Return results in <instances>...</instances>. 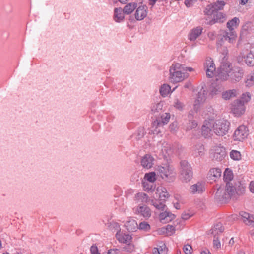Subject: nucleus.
I'll use <instances>...</instances> for the list:
<instances>
[{"mask_svg":"<svg viewBox=\"0 0 254 254\" xmlns=\"http://www.w3.org/2000/svg\"><path fill=\"white\" fill-rule=\"evenodd\" d=\"M184 70L182 65L179 63H176L170 67V76L169 80L170 82L176 83L181 82L186 78V75L183 72Z\"/></svg>","mask_w":254,"mask_h":254,"instance_id":"nucleus-1","label":"nucleus"},{"mask_svg":"<svg viewBox=\"0 0 254 254\" xmlns=\"http://www.w3.org/2000/svg\"><path fill=\"white\" fill-rule=\"evenodd\" d=\"M125 226L127 230L129 232H135L138 229L136 221L132 218H129L128 220L127 221Z\"/></svg>","mask_w":254,"mask_h":254,"instance_id":"nucleus-24","label":"nucleus"},{"mask_svg":"<svg viewBox=\"0 0 254 254\" xmlns=\"http://www.w3.org/2000/svg\"><path fill=\"white\" fill-rule=\"evenodd\" d=\"M153 254H160L159 252V249L158 248H154L153 250Z\"/></svg>","mask_w":254,"mask_h":254,"instance_id":"nucleus-64","label":"nucleus"},{"mask_svg":"<svg viewBox=\"0 0 254 254\" xmlns=\"http://www.w3.org/2000/svg\"><path fill=\"white\" fill-rule=\"evenodd\" d=\"M203 12L205 15L212 16L214 13V12H216V11L214 9V7H213V6L211 3L206 6L203 11Z\"/></svg>","mask_w":254,"mask_h":254,"instance_id":"nucleus-36","label":"nucleus"},{"mask_svg":"<svg viewBox=\"0 0 254 254\" xmlns=\"http://www.w3.org/2000/svg\"><path fill=\"white\" fill-rule=\"evenodd\" d=\"M176 229L175 226L171 225H167L165 227H162L161 231L162 233H166L167 235L171 236L175 232Z\"/></svg>","mask_w":254,"mask_h":254,"instance_id":"nucleus-28","label":"nucleus"},{"mask_svg":"<svg viewBox=\"0 0 254 254\" xmlns=\"http://www.w3.org/2000/svg\"><path fill=\"white\" fill-rule=\"evenodd\" d=\"M249 135V130L247 127L242 125L239 126L234 131L233 138L234 141H243L246 139Z\"/></svg>","mask_w":254,"mask_h":254,"instance_id":"nucleus-5","label":"nucleus"},{"mask_svg":"<svg viewBox=\"0 0 254 254\" xmlns=\"http://www.w3.org/2000/svg\"><path fill=\"white\" fill-rule=\"evenodd\" d=\"M237 37V34L233 30H229V32H224L223 34L222 40L228 41L229 43H233Z\"/></svg>","mask_w":254,"mask_h":254,"instance_id":"nucleus-23","label":"nucleus"},{"mask_svg":"<svg viewBox=\"0 0 254 254\" xmlns=\"http://www.w3.org/2000/svg\"><path fill=\"white\" fill-rule=\"evenodd\" d=\"M223 177V179L226 183L227 182H230V181L233 178V174L232 171L229 168H226L224 171Z\"/></svg>","mask_w":254,"mask_h":254,"instance_id":"nucleus-32","label":"nucleus"},{"mask_svg":"<svg viewBox=\"0 0 254 254\" xmlns=\"http://www.w3.org/2000/svg\"><path fill=\"white\" fill-rule=\"evenodd\" d=\"M230 156L231 158L235 161H239L241 159V153L237 150H232L230 152Z\"/></svg>","mask_w":254,"mask_h":254,"instance_id":"nucleus-38","label":"nucleus"},{"mask_svg":"<svg viewBox=\"0 0 254 254\" xmlns=\"http://www.w3.org/2000/svg\"><path fill=\"white\" fill-rule=\"evenodd\" d=\"M250 190L252 192H254V181H251L250 184Z\"/></svg>","mask_w":254,"mask_h":254,"instance_id":"nucleus-61","label":"nucleus"},{"mask_svg":"<svg viewBox=\"0 0 254 254\" xmlns=\"http://www.w3.org/2000/svg\"><path fill=\"white\" fill-rule=\"evenodd\" d=\"M152 204L158 210L164 211L166 207V205L164 204V202L160 200H155V201H151Z\"/></svg>","mask_w":254,"mask_h":254,"instance_id":"nucleus-29","label":"nucleus"},{"mask_svg":"<svg viewBox=\"0 0 254 254\" xmlns=\"http://www.w3.org/2000/svg\"><path fill=\"white\" fill-rule=\"evenodd\" d=\"M149 0V4L150 5H151L152 6H153L158 0Z\"/></svg>","mask_w":254,"mask_h":254,"instance_id":"nucleus-62","label":"nucleus"},{"mask_svg":"<svg viewBox=\"0 0 254 254\" xmlns=\"http://www.w3.org/2000/svg\"><path fill=\"white\" fill-rule=\"evenodd\" d=\"M124 13L121 7H116L114 9L113 19L117 23H121L125 19Z\"/></svg>","mask_w":254,"mask_h":254,"instance_id":"nucleus-20","label":"nucleus"},{"mask_svg":"<svg viewBox=\"0 0 254 254\" xmlns=\"http://www.w3.org/2000/svg\"><path fill=\"white\" fill-rule=\"evenodd\" d=\"M191 217V215L188 213H183L181 215V218L184 220H188Z\"/></svg>","mask_w":254,"mask_h":254,"instance_id":"nucleus-60","label":"nucleus"},{"mask_svg":"<svg viewBox=\"0 0 254 254\" xmlns=\"http://www.w3.org/2000/svg\"><path fill=\"white\" fill-rule=\"evenodd\" d=\"M163 107V103L161 102L155 104L151 107V112L152 114H155L161 111Z\"/></svg>","mask_w":254,"mask_h":254,"instance_id":"nucleus-41","label":"nucleus"},{"mask_svg":"<svg viewBox=\"0 0 254 254\" xmlns=\"http://www.w3.org/2000/svg\"><path fill=\"white\" fill-rule=\"evenodd\" d=\"M157 171L158 175L167 182H172L175 179L176 173L174 169L169 165L165 164L163 166H158Z\"/></svg>","mask_w":254,"mask_h":254,"instance_id":"nucleus-2","label":"nucleus"},{"mask_svg":"<svg viewBox=\"0 0 254 254\" xmlns=\"http://www.w3.org/2000/svg\"><path fill=\"white\" fill-rule=\"evenodd\" d=\"M207 93V91L202 87L197 94L196 99L193 104V109L196 112H198L200 105L206 100Z\"/></svg>","mask_w":254,"mask_h":254,"instance_id":"nucleus-7","label":"nucleus"},{"mask_svg":"<svg viewBox=\"0 0 254 254\" xmlns=\"http://www.w3.org/2000/svg\"><path fill=\"white\" fill-rule=\"evenodd\" d=\"M196 1L197 0H185L184 3L187 7H190L192 6Z\"/></svg>","mask_w":254,"mask_h":254,"instance_id":"nucleus-57","label":"nucleus"},{"mask_svg":"<svg viewBox=\"0 0 254 254\" xmlns=\"http://www.w3.org/2000/svg\"><path fill=\"white\" fill-rule=\"evenodd\" d=\"M192 113H193V111H190L188 115V118L190 119V123L189 124H191V125L189 126V127L191 129L195 128L197 126V123L196 121H195V120L190 121V119H191L192 118V116H193Z\"/></svg>","mask_w":254,"mask_h":254,"instance_id":"nucleus-43","label":"nucleus"},{"mask_svg":"<svg viewBox=\"0 0 254 254\" xmlns=\"http://www.w3.org/2000/svg\"><path fill=\"white\" fill-rule=\"evenodd\" d=\"M144 179L150 183L154 182L156 180V173L155 172H151L146 173L144 175Z\"/></svg>","mask_w":254,"mask_h":254,"instance_id":"nucleus-33","label":"nucleus"},{"mask_svg":"<svg viewBox=\"0 0 254 254\" xmlns=\"http://www.w3.org/2000/svg\"><path fill=\"white\" fill-rule=\"evenodd\" d=\"M214 239H213V246L214 247H216V248H220L221 244L219 240L218 236L216 234H214Z\"/></svg>","mask_w":254,"mask_h":254,"instance_id":"nucleus-52","label":"nucleus"},{"mask_svg":"<svg viewBox=\"0 0 254 254\" xmlns=\"http://www.w3.org/2000/svg\"><path fill=\"white\" fill-rule=\"evenodd\" d=\"M169 196V194L167 191H162V192L160 194L159 200H161L162 201L165 202L166 201V198H168Z\"/></svg>","mask_w":254,"mask_h":254,"instance_id":"nucleus-56","label":"nucleus"},{"mask_svg":"<svg viewBox=\"0 0 254 254\" xmlns=\"http://www.w3.org/2000/svg\"><path fill=\"white\" fill-rule=\"evenodd\" d=\"M224 230V227L222 225V223H218L215 225L214 227L212 228L211 233L213 235L216 234L217 235H218L219 233H222Z\"/></svg>","mask_w":254,"mask_h":254,"instance_id":"nucleus-31","label":"nucleus"},{"mask_svg":"<svg viewBox=\"0 0 254 254\" xmlns=\"http://www.w3.org/2000/svg\"><path fill=\"white\" fill-rule=\"evenodd\" d=\"M146 180H142V185L143 187V189L147 192H153L154 191L155 186L151 184Z\"/></svg>","mask_w":254,"mask_h":254,"instance_id":"nucleus-30","label":"nucleus"},{"mask_svg":"<svg viewBox=\"0 0 254 254\" xmlns=\"http://www.w3.org/2000/svg\"><path fill=\"white\" fill-rule=\"evenodd\" d=\"M230 122L223 119L217 120L213 125L214 133L219 136L226 135L230 128Z\"/></svg>","mask_w":254,"mask_h":254,"instance_id":"nucleus-4","label":"nucleus"},{"mask_svg":"<svg viewBox=\"0 0 254 254\" xmlns=\"http://www.w3.org/2000/svg\"><path fill=\"white\" fill-rule=\"evenodd\" d=\"M231 110L235 116H241L245 111V105L242 101L236 100L232 104Z\"/></svg>","mask_w":254,"mask_h":254,"instance_id":"nucleus-8","label":"nucleus"},{"mask_svg":"<svg viewBox=\"0 0 254 254\" xmlns=\"http://www.w3.org/2000/svg\"><path fill=\"white\" fill-rule=\"evenodd\" d=\"M237 95V90L233 89L228 90L224 92L222 94V97L225 100H229L231 98L236 97Z\"/></svg>","mask_w":254,"mask_h":254,"instance_id":"nucleus-26","label":"nucleus"},{"mask_svg":"<svg viewBox=\"0 0 254 254\" xmlns=\"http://www.w3.org/2000/svg\"><path fill=\"white\" fill-rule=\"evenodd\" d=\"M202 134L205 138H209L211 135V129L206 127L205 125H203L201 128Z\"/></svg>","mask_w":254,"mask_h":254,"instance_id":"nucleus-37","label":"nucleus"},{"mask_svg":"<svg viewBox=\"0 0 254 254\" xmlns=\"http://www.w3.org/2000/svg\"><path fill=\"white\" fill-rule=\"evenodd\" d=\"M231 64L228 62H222L218 70H222L224 71H230L231 69L230 67Z\"/></svg>","mask_w":254,"mask_h":254,"instance_id":"nucleus-39","label":"nucleus"},{"mask_svg":"<svg viewBox=\"0 0 254 254\" xmlns=\"http://www.w3.org/2000/svg\"><path fill=\"white\" fill-rule=\"evenodd\" d=\"M136 197L138 198L139 199H141L142 202H147L148 200V196L144 193H137L136 194Z\"/></svg>","mask_w":254,"mask_h":254,"instance_id":"nucleus-47","label":"nucleus"},{"mask_svg":"<svg viewBox=\"0 0 254 254\" xmlns=\"http://www.w3.org/2000/svg\"><path fill=\"white\" fill-rule=\"evenodd\" d=\"M161 121H162V123H163V125L167 124L169 122L170 118V113H165L164 114H163L161 116Z\"/></svg>","mask_w":254,"mask_h":254,"instance_id":"nucleus-46","label":"nucleus"},{"mask_svg":"<svg viewBox=\"0 0 254 254\" xmlns=\"http://www.w3.org/2000/svg\"><path fill=\"white\" fill-rule=\"evenodd\" d=\"M239 22V19L235 17L227 23V26L229 30H234L233 27L238 25Z\"/></svg>","mask_w":254,"mask_h":254,"instance_id":"nucleus-35","label":"nucleus"},{"mask_svg":"<svg viewBox=\"0 0 254 254\" xmlns=\"http://www.w3.org/2000/svg\"><path fill=\"white\" fill-rule=\"evenodd\" d=\"M109 254H120V250L118 249H113L108 250Z\"/></svg>","mask_w":254,"mask_h":254,"instance_id":"nucleus-59","label":"nucleus"},{"mask_svg":"<svg viewBox=\"0 0 254 254\" xmlns=\"http://www.w3.org/2000/svg\"><path fill=\"white\" fill-rule=\"evenodd\" d=\"M138 229L145 231H148L150 229V225L146 222L143 221L138 225Z\"/></svg>","mask_w":254,"mask_h":254,"instance_id":"nucleus-42","label":"nucleus"},{"mask_svg":"<svg viewBox=\"0 0 254 254\" xmlns=\"http://www.w3.org/2000/svg\"><path fill=\"white\" fill-rule=\"evenodd\" d=\"M127 245L124 247V250L127 253H131L134 250V245L130 243L126 244Z\"/></svg>","mask_w":254,"mask_h":254,"instance_id":"nucleus-49","label":"nucleus"},{"mask_svg":"<svg viewBox=\"0 0 254 254\" xmlns=\"http://www.w3.org/2000/svg\"><path fill=\"white\" fill-rule=\"evenodd\" d=\"M167 213L168 216H166L165 223L171 221L172 220H174L176 217V216L170 211H168Z\"/></svg>","mask_w":254,"mask_h":254,"instance_id":"nucleus-53","label":"nucleus"},{"mask_svg":"<svg viewBox=\"0 0 254 254\" xmlns=\"http://www.w3.org/2000/svg\"><path fill=\"white\" fill-rule=\"evenodd\" d=\"M204 66L206 68V75L208 77H212L214 75V72L215 71V64L212 58H209L206 60L204 64Z\"/></svg>","mask_w":254,"mask_h":254,"instance_id":"nucleus-11","label":"nucleus"},{"mask_svg":"<svg viewBox=\"0 0 254 254\" xmlns=\"http://www.w3.org/2000/svg\"><path fill=\"white\" fill-rule=\"evenodd\" d=\"M174 107L177 110L182 111L184 110V104L180 102L178 99H176L174 102Z\"/></svg>","mask_w":254,"mask_h":254,"instance_id":"nucleus-44","label":"nucleus"},{"mask_svg":"<svg viewBox=\"0 0 254 254\" xmlns=\"http://www.w3.org/2000/svg\"><path fill=\"white\" fill-rule=\"evenodd\" d=\"M183 250L186 254H191L192 253V248L190 245L186 244L184 245Z\"/></svg>","mask_w":254,"mask_h":254,"instance_id":"nucleus-50","label":"nucleus"},{"mask_svg":"<svg viewBox=\"0 0 254 254\" xmlns=\"http://www.w3.org/2000/svg\"><path fill=\"white\" fill-rule=\"evenodd\" d=\"M221 176V170L218 168L211 169L208 173L207 179L209 181L215 182Z\"/></svg>","mask_w":254,"mask_h":254,"instance_id":"nucleus-15","label":"nucleus"},{"mask_svg":"<svg viewBox=\"0 0 254 254\" xmlns=\"http://www.w3.org/2000/svg\"><path fill=\"white\" fill-rule=\"evenodd\" d=\"M167 211L165 210L164 212L160 213L159 215V219L161 222L165 223L166 216H168Z\"/></svg>","mask_w":254,"mask_h":254,"instance_id":"nucleus-51","label":"nucleus"},{"mask_svg":"<svg viewBox=\"0 0 254 254\" xmlns=\"http://www.w3.org/2000/svg\"><path fill=\"white\" fill-rule=\"evenodd\" d=\"M243 60L244 59L245 64L248 66H254V52H252L250 51L249 53H248L246 56L241 58L239 57L238 58V61L239 63H240V60Z\"/></svg>","mask_w":254,"mask_h":254,"instance_id":"nucleus-17","label":"nucleus"},{"mask_svg":"<svg viewBox=\"0 0 254 254\" xmlns=\"http://www.w3.org/2000/svg\"><path fill=\"white\" fill-rule=\"evenodd\" d=\"M117 239L120 242L125 244L130 243L132 239L131 235L128 234L123 233L120 230L116 234Z\"/></svg>","mask_w":254,"mask_h":254,"instance_id":"nucleus-19","label":"nucleus"},{"mask_svg":"<svg viewBox=\"0 0 254 254\" xmlns=\"http://www.w3.org/2000/svg\"><path fill=\"white\" fill-rule=\"evenodd\" d=\"M211 4L214 7L215 11H219L223 9L224 6L226 4V2L224 0H217L216 2H213Z\"/></svg>","mask_w":254,"mask_h":254,"instance_id":"nucleus-34","label":"nucleus"},{"mask_svg":"<svg viewBox=\"0 0 254 254\" xmlns=\"http://www.w3.org/2000/svg\"><path fill=\"white\" fill-rule=\"evenodd\" d=\"M226 152L225 147L223 146H216L213 154V159L217 161H222L226 156Z\"/></svg>","mask_w":254,"mask_h":254,"instance_id":"nucleus-12","label":"nucleus"},{"mask_svg":"<svg viewBox=\"0 0 254 254\" xmlns=\"http://www.w3.org/2000/svg\"><path fill=\"white\" fill-rule=\"evenodd\" d=\"M245 83L247 86L251 87L254 84V77L253 75H248L246 77Z\"/></svg>","mask_w":254,"mask_h":254,"instance_id":"nucleus-45","label":"nucleus"},{"mask_svg":"<svg viewBox=\"0 0 254 254\" xmlns=\"http://www.w3.org/2000/svg\"><path fill=\"white\" fill-rule=\"evenodd\" d=\"M171 91V87L167 84H163L159 89L160 95L163 97H166Z\"/></svg>","mask_w":254,"mask_h":254,"instance_id":"nucleus-27","label":"nucleus"},{"mask_svg":"<svg viewBox=\"0 0 254 254\" xmlns=\"http://www.w3.org/2000/svg\"><path fill=\"white\" fill-rule=\"evenodd\" d=\"M213 18L209 20L208 24L212 25L216 23H223L225 20L226 15L220 11H216L213 14Z\"/></svg>","mask_w":254,"mask_h":254,"instance_id":"nucleus-14","label":"nucleus"},{"mask_svg":"<svg viewBox=\"0 0 254 254\" xmlns=\"http://www.w3.org/2000/svg\"><path fill=\"white\" fill-rule=\"evenodd\" d=\"M202 30L200 26L192 29L189 35V39L191 41L195 40L201 34Z\"/></svg>","mask_w":254,"mask_h":254,"instance_id":"nucleus-22","label":"nucleus"},{"mask_svg":"<svg viewBox=\"0 0 254 254\" xmlns=\"http://www.w3.org/2000/svg\"><path fill=\"white\" fill-rule=\"evenodd\" d=\"M137 4L136 2H130L127 4L122 10L125 14L128 15L131 14L137 7Z\"/></svg>","mask_w":254,"mask_h":254,"instance_id":"nucleus-25","label":"nucleus"},{"mask_svg":"<svg viewBox=\"0 0 254 254\" xmlns=\"http://www.w3.org/2000/svg\"><path fill=\"white\" fill-rule=\"evenodd\" d=\"M239 215L245 225L254 227V215L242 211L239 212Z\"/></svg>","mask_w":254,"mask_h":254,"instance_id":"nucleus-10","label":"nucleus"},{"mask_svg":"<svg viewBox=\"0 0 254 254\" xmlns=\"http://www.w3.org/2000/svg\"><path fill=\"white\" fill-rule=\"evenodd\" d=\"M152 127H155V129H157L158 127L163 125L161 121L157 119L152 122Z\"/></svg>","mask_w":254,"mask_h":254,"instance_id":"nucleus-55","label":"nucleus"},{"mask_svg":"<svg viewBox=\"0 0 254 254\" xmlns=\"http://www.w3.org/2000/svg\"><path fill=\"white\" fill-rule=\"evenodd\" d=\"M205 190L203 184L198 182L197 183L191 185L190 188V191L191 194L202 193Z\"/></svg>","mask_w":254,"mask_h":254,"instance_id":"nucleus-21","label":"nucleus"},{"mask_svg":"<svg viewBox=\"0 0 254 254\" xmlns=\"http://www.w3.org/2000/svg\"><path fill=\"white\" fill-rule=\"evenodd\" d=\"M148 8L145 5L138 6L134 14L135 18L136 20L140 21L143 20L147 14Z\"/></svg>","mask_w":254,"mask_h":254,"instance_id":"nucleus-13","label":"nucleus"},{"mask_svg":"<svg viewBox=\"0 0 254 254\" xmlns=\"http://www.w3.org/2000/svg\"><path fill=\"white\" fill-rule=\"evenodd\" d=\"M218 77L220 79L223 81H226L228 79L229 80V71H224L222 70H218Z\"/></svg>","mask_w":254,"mask_h":254,"instance_id":"nucleus-40","label":"nucleus"},{"mask_svg":"<svg viewBox=\"0 0 254 254\" xmlns=\"http://www.w3.org/2000/svg\"><path fill=\"white\" fill-rule=\"evenodd\" d=\"M90 252L91 254H100L98 248L95 245H92L90 248Z\"/></svg>","mask_w":254,"mask_h":254,"instance_id":"nucleus-58","label":"nucleus"},{"mask_svg":"<svg viewBox=\"0 0 254 254\" xmlns=\"http://www.w3.org/2000/svg\"><path fill=\"white\" fill-rule=\"evenodd\" d=\"M236 192V189L233 184L231 182H227L225 187V192L223 195L222 201H227L233 196Z\"/></svg>","mask_w":254,"mask_h":254,"instance_id":"nucleus-9","label":"nucleus"},{"mask_svg":"<svg viewBox=\"0 0 254 254\" xmlns=\"http://www.w3.org/2000/svg\"><path fill=\"white\" fill-rule=\"evenodd\" d=\"M201 254H211L208 249H205L200 252Z\"/></svg>","mask_w":254,"mask_h":254,"instance_id":"nucleus-63","label":"nucleus"},{"mask_svg":"<svg viewBox=\"0 0 254 254\" xmlns=\"http://www.w3.org/2000/svg\"><path fill=\"white\" fill-rule=\"evenodd\" d=\"M158 249H159V252L160 254H167L168 248L166 247L164 243H163L161 246H160Z\"/></svg>","mask_w":254,"mask_h":254,"instance_id":"nucleus-54","label":"nucleus"},{"mask_svg":"<svg viewBox=\"0 0 254 254\" xmlns=\"http://www.w3.org/2000/svg\"><path fill=\"white\" fill-rule=\"evenodd\" d=\"M251 99V95L249 92H246L245 93L242 94L241 98L240 101H242L244 104L245 103H247Z\"/></svg>","mask_w":254,"mask_h":254,"instance_id":"nucleus-48","label":"nucleus"},{"mask_svg":"<svg viewBox=\"0 0 254 254\" xmlns=\"http://www.w3.org/2000/svg\"><path fill=\"white\" fill-rule=\"evenodd\" d=\"M154 158L150 154L145 155L141 159V164L145 168H151L153 164Z\"/></svg>","mask_w":254,"mask_h":254,"instance_id":"nucleus-18","label":"nucleus"},{"mask_svg":"<svg viewBox=\"0 0 254 254\" xmlns=\"http://www.w3.org/2000/svg\"><path fill=\"white\" fill-rule=\"evenodd\" d=\"M136 213L140 215L145 219H148L151 216V211L149 207L144 205L143 206H139L137 208Z\"/></svg>","mask_w":254,"mask_h":254,"instance_id":"nucleus-16","label":"nucleus"},{"mask_svg":"<svg viewBox=\"0 0 254 254\" xmlns=\"http://www.w3.org/2000/svg\"><path fill=\"white\" fill-rule=\"evenodd\" d=\"M180 164V179L183 182L187 183L190 182L193 176V172L191 166L186 160H182Z\"/></svg>","mask_w":254,"mask_h":254,"instance_id":"nucleus-3","label":"nucleus"},{"mask_svg":"<svg viewBox=\"0 0 254 254\" xmlns=\"http://www.w3.org/2000/svg\"><path fill=\"white\" fill-rule=\"evenodd\" d=\"M244 71L242 67L234 66L229 71V80L231 83L239 82L243 78Z\"/></svg>","mask_w":254,"mask_h":254,"instance_id":"nucleus-6","label":"nucleus"}]
</instances>
